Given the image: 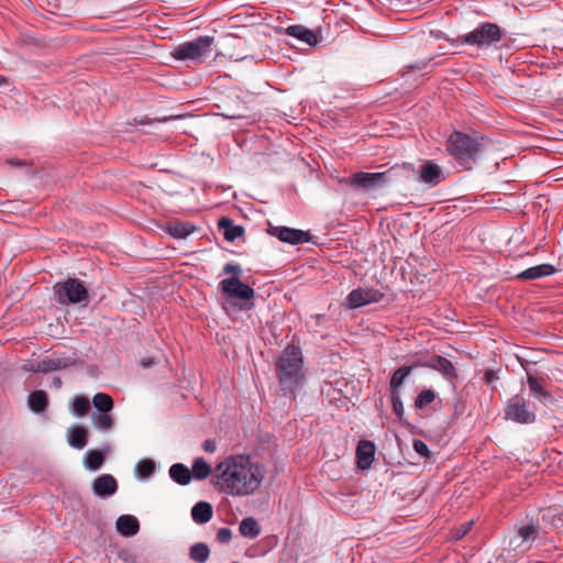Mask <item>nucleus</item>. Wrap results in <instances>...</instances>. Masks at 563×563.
Segmentation results:
<instances>
[{"mask_svg": "<svg viewBox=\"0 0 563 563\" xmlns=\"http://www.w3.org/2000/svg\"><path fill=\"white\" fill-rule=\"evenodd\" d=\"M286 34L309 45H316L318 42L316 33L303 25H290L286 29Z\"/></svg>", "mask_w": 563, "mask_h": 563, "instance_id": "nucleus-18", "label": "nucleus"}, {"mask_svg": "<svg viewBox=\"0 0 563 563\" xmlns=\"http://www.w3.org/2000/svg\"><path fill=\"white\" fill-rule=\"evenodd\" d=\"M239 530L243 537H246L250 539H255L261 533V529L258 527L257 521L252 517L243 519L240 522Z\"/></svg>", "mask_w": 563, "mask_h": 563, "instance_id": "nucleus-27", "label": "nucleus"}, {"mask_svg": "<svg viewBox=\"0 0 563 563\" xmlns=\"http://www.w3.org/2000/svg\"><path fill=\"white\" fill-rule=\"evenodd\" d=\"M556 272L555 267L551 264H540L533 267H529L519 274L517 278L523 280H533L553 275Z\"/></svg>", "mask_w": 563, "mask_h": 563, "instance_id": "nucleus-17", "label": "nucleus"}, {"mask_svg": "<svg viewBox=\"0 0 563 563\" xmlns=\"http://www.w3.org/2000/svg\"><path fill=\"white\" fill-rule=\"evenodd\" d=\"M273 234L276 235L282 242L292 245L302 244L310 241V233L298 229L288 227H277L273 229Z\"/></svg>", "mask_w": 563, "mask_h": 563, "instance_id": "nucleus-11", "label": "nucleus"}, {"mask_svg": "<svg viewBox=\"0 0 563 563\" xmlns=\"http://www.w3.org/2000/svg\"><path fill=\"white\" fill-rule=\"evenodd\" d=\"M384 174H387V184L394 180H400V179H416L417 178V169L413 164L411 163H404V164H397L391 166L386 172H383Z\"/></svg>", "mask_w": 563, "mask_h": 563, "instance_id": "nucleus-13", "label": "nucleus"}, {"mask_svg": "<svg viewBox=\"0 0 563 563\" xmlns=\"http://www.w3.org/2000/svg\"><path fill=\"white\" fill-rule=\"evenodd\" d=\"M169 476L179 485H188L191 481L190 470L181 463H176L170 466Z\"/></svg>", "mask_w": 563, "mask_h": 563, "instance_id": "nucleus-24", "label": "nucleus"}, {"mask_svg": "<svg viewBox=\"0 0 563 563\" xmlns=\"http://www.w3.org/2000/svg\"><path fill=\"white\" fill-rule=\"evenodd\" d=\"M418 179L430 186H435L444 179L442 168L435 163L428 161L417 170Z\"/></svg>", "mask_w": 563, "mask_h": 563, "instance_id": "nucleus-12", "label": "nucleus"}, {"mask_svg": "<svg viewBox=\"0 0 563 563\" xmlns=\"http://www.w3.org/2000/svg\"><path fill=\"white\" fill-rule=\"evenodd\" d=\"M411 366H400L396 369L390 377V391H398L400 386L404 384L405 378L411 373Z\"/></svg>", "mask_w": 563, "mask_h": 563, "instance_id": "nucleus-30", "label": "nucleus"}, {"mask_svg": "<svg viewBox=\"0 0 563 563\" xmlns=\"http://www.w3.org/2000/svg\"><path fill=\"white\" fill-rule=\"evenodd\" d=\"M488 143V140L478 132H460V169H474L484 157Z\"/></svg>", "mask_w": 563, "mask_h": 563, "instance_id": "nucleus-3", "label": "nucleus"}, {"mask_svg": "<svg viewBox=\"0 0 563 563\" xmlns=\"http://www.w3.org/2000/svg\"><path fill=\"white\" fill-rule=\"evenodd\" d=\"M214 42L212 36H199L194 41L177 45L172 55L178 60H194L201 63L211 53Z\"/></svg>", "mask_w": 563, "mask_h": 563, "instance_id": "nucleus-4", "label": "nucleus"}, {"mask_svg": "<svg viewBox=\"0 0 563 563\" xmlns=\"http://www.w3.org/2000/svg\"><path fill=\"white\" fill-rule=\"evenodd\" d=\"M118 531L125 537H132L139 532V520L131 515H122L117 520Z\"/></svg>", "mask_w": 563, "mask_h": 563, "instance_id": "nucleus-19", "label": "nucleus"}, {"mask_svg": "<svg viewBox=\"0 0 563 563\" xmlns=\"http://www.w3.org/2000/svg\"><path fill=\"white\" fill-rule=\"evenodd\" d=\"M57 302L62 305L80 303L88 301L89 295L84 283L78 278H68L64 283L54 286Z\"/></svg>", "mask_w": 563, "mask_h": 563, "instance_id": "nucleus-5", "label": "nucleus"}, {"mask_svg": "<svg viewBox=\"0 0 563 563\" xmlns=\"http://www.w3.org/2000/svg\"><path fill=\"white\" fill-rule=\"evenodd\" d=\"M265 468L243 455L229 456L216 466L213 486L230 496H249L261 487Z\"/></svg>", "mask_w": 563, "mask_h": 563, "instance_id": "nucleus-1", "label": "nucleus"}, {"mask_svg": "<svg viewBox=\"0 0 563 563\" xmlns=\"http://www.w3.org/2000/svg\"><path fill=\"white\" fill-rule=\"evenodd\" d=\"M218 224L227 241L232 242L244 233V229L241 225H235L229 218H221Z\"/></svg>", "mask_w": 563, "mask_h": 563, "instance_id": "nucleus-22", "label": "nucleus"}, {"mask_svg": "<svg viewBox=\"0 0 563 563\" xmlns=\"http://www.w3.org/2000/svg\"><path fill=\"white\" fill-rule=\"evenodd\" d=\"M384 297L385 295L378 289L358 287L347 295L346 305L350 309H357L369 303L379 302Z\"/></svg>", "mask_w": 563, "mask_h": 563, "instance_id": "nucleus-9", "label": "nucleus"}, {"mask_svg": "<svg viewBox=\"0 0 563 563\" xmlns=\"http://www.w3.org/2000/svg\"><path fill=\"white\" fill-rule=\"evenodd\" d=\"M202 448L208 453H213L217 450V443L214 440H206Z\"/></svg>", "mask_w": 563, "mask_h": 563, "instance_id": "nucleus-45", "label": "nucleus"}, {"mask_svg": "<svg viewBox=\"0 0 563 563\" xmlns=\"http://www.w3.org/2000/svg\"><path fill=\"white\" fill-rule=\"evenodd\" d=\"M390 399L394 413L401 419L405 410L399 391H390Z\"/></svg>", "mask_w": 563, "mask_h": 563, "instance_id": "nucleus-38", "label": "nucleus"}, {"mask_svg": "<svg viewBox=\"0 0 563 563\" xmlns=\"http://www.w3.org/2000/svg\"><path fill=\"white\" fill-rule=\"evenodd\" d=\"M457 139V132H453L451 135H450V139H449V146H448V150L450 151V153L452 155H457V144H456V141L454 139Z\"/></svg>", "mask_w": 563, "mask_h": 563, "instance_id": "nucleus-44", "label": "nucleus"}, {"mask_svg": "<svg viewBox=\"0 0 563 563\" xmlns=\"http://www.w3.org/2000/svg\"><path fill=\"white\" fill-rule=\"evenodd\" d=\"M505 419L520 424H531L536 421V413L529 409L527 400L520 396H512L505 407Z\"/></svg>", "mask_w": 563, "mask_h": 563, "instance_id": "nucleus-7", "label": "nucleus"}, {"mask_svg": "<svg viewBox=\"0 0 563 563\" xmlns=\"http://www.w3.org/2000/svg\"><path fill=\"white\" fill-rule=\"evenodd\" d=\"M166 230L173 238L185 239L194 232L195 227L188 222H174Z\"/></svg>", "mask_w": 563, "mask_h": 563, "instance_id": "nucleus-26", "label": "nucleus"}, {"mask_svg": "<svg viewBox=\"0 0 563 563\" xmlns=\"http://www.w3.org/2000/svg\"><path fill=\"white\" fill-rule=\"evenodd\" d=\"M4 82H7V79L4 77L0 76V85H2Z\"/></svg>", "mask_w": 563, "mask_h": 563, "instance_id": "nucleus-50", "label": "nucleus"}, {"mask_svg": "<svg viewBox=\"0 0 563 563\" xmlns=\"http://www.w3.org/2000/svg\"><path fill=\"white\" fill-rule=\"evenodd\" d=\"M74 362L70 358H44L36 364L35 371L48 373L70 366Z\"/></svg>", "mask_w": 563, "mask_h": 563, "instance_id": "nucleus-20", "label": "nucleus"}, {"mask_svg": "<svg viewBox=\"0 0 563 563\" xmlns=\"http://www.w3.org/2000/svg\"><path fill=\"white\" fill-rule=\"evenodd\" d=\"M93 493L100 497H108L118 490V483L110 474H103L97 477L92 485Z\"/></svg>", "mask_w": 563, "mask_h": 563, "instance_id": "nucleus-15", "label": "nucleus"}, {"mask_svg": "<svg viewBox=\"0 0 563 563\" xmlns=\"http://www.w3.org/2000/svg\"><path fill=\"white\" fill-rule=\"evenodd\" d=\"M519 536L528 541V540H534L537 534V529L533 525L523 526L518 531Z\"/></svg>", "mask_w": 563, "mask_h": 563, "instance_id": "nucleus-39", "label": "nucleus"}, {"mask_svg": "<svg viewBox=\"0 0 563 563\" xmlns=\"http://www.w3.org/2000/svg\"><path fill=\"white\" fill-rule=\"evenodd\" d=\"M212 514V506L207 501H199L191 509L192 520L197 523L210 521Z\"/></svg>", "mask_w": 563, "mask_h": 563, "instance_id": "nucleus-23", "label": "nucleus"}, {"mask_svg": "<svg viewBox=\"0 0 563 563\" xmlns=\"http://www.w3.org/2000/svg\"><path fill=\"white\" fill-rule=\"evenodd\" d=\"M92 421L95 427L103 432L111 430L113 427V419L109 412L93 413Z\"/></svg>", "mask_w": 563, "mask_h": 563, "instance_id": "nucleus-33", "label": "nucleus"}, {"mask_svg": "<svg viewBox=\"0 0 563 563\" xmlns=\"http://www.w3.org/2000/svg\"><path fill=\"white\" fill-rule=\"evenodd\" d=\"M232 539V531L229 528H220L217 533V540L221 543H229Z\"/></svg>", "mask_w": 563, "mask_h": 563, "instance_id": "nucleus-42", "label": "nucleus"}, {"mask_svg": "<svg viewBox=\"0 0 563 563\" xmlns=\"http://www.w3.org/2000/svg\"><path fill=\"white\" fill-rule=\"evenodd\" d=\"M67 439L70 446L81 450L87 444V430L81 426H75L68 429Z\"/></svg>", "mask_w": 563, "mask_h": 563, "instance_id": "nucleus-21", "label": "nucleus"}, {"mask_svg": "<svg viewBox=\"0 0 563 563\" xmlns=\"http://www.w3.org/2000/svg\"><path fill=\"white\" fill-rule=\"evenodd\" d=\"M224 274L232 275L231 277L240 278L242 274V267L239 264L227 263L223 267Z\"/></svg>", "mask_w": 563, "mask_h": 563, "instance_id": "nucleus-40", "label": "nucleus"}, {"mask_svg": "<svg viewBox=\"0 0 563 563\" xmlns=\"http://www.w3.org/2000/svg\"><path fill=\"white\" fill-rule=\"evenodd\" d=\"M55 384H56V386H57V387H60V386H62V380H60V378H58V377H57V378H55Z\"/></svg>", "mask_w": 563, "mask_h": 563, "instance_id": "nucleus-49", "label": "nucleus"}, {"mask_svg": "<svg viewBox=\"0 0 563 563\" xmlns=\"http://www.w3.org/2000/svg\"><path fill=\"white\" fill-rule=\"evenodd\" d=\"M135 471L143 478L150 477L155 471V463L150 459L141 460L137 462Z\"/></svg>", "mask_w": 563, "mask_h": 563, "instance_id": "nucleus-36", "label": "nucleus"}, {"mask_svg": "<svg viewBox=\"0 0 563 563\" xmlns=\"http://www.w3.org/2000/svg\"><path fill=\"white\" fill-rule=\"evenodd\" d=\"M302 354L299 347L288 345L276 362V374L285 395L295 397V393L302 384Z\"/></svg>", "mask_w": 563, "mask_h": 563, "instance_id": "nucleus-2", "label": "nucleus"}, {"mask_svg": "<svg viewBox=\"0 0 563 563\" xmlns=\"http://www.w3.org/2000/svg\"><path fill=\"white\" fill-rule=\"evenodd\" d=\"M473 526H474L473 518L467 519L466 521H464L463 523L460 525V540L472 530Z\"/></svg>", "mask_w": 563, "mask_h": 563, "instance_id": "nucleus-43", "label": "nucleus"}, {"mask_svg": "<svg viewBox=\"0 0 563 563\" xmlns=\"http://www.w3.org/2000/svg\"><path fill=\"white\" fill-rule=\"evenodd\" d=\"M431 366L433 368L442 372L443 374H446L450 376L454 375L455 368H454L453 364L449 360H446L442 356H437L435 358H433L431 361Z\"/></svg>", "mask_w": 563, "mask_h": 563, "instance_id": "nucleus-34", "label": "nucleus"}, {"mask_svg": "<svg viewBox=\"0 0 563 563\" xmlns=\"http://www.w3.org/2000/svg\"><path fill=\"white\" fill-rule=\"evenodd\" d=\"M74 412L79 416H86L90 410V401L86 396H77L73 402Z\"/></svg>", "mask_w": 563, "mask_h": 563, "instance_id": "nucleus-35", "label": "nucleus"}, {"mask_svg": "<svg viewBox=\"0 0 563 563\" xmlns=\"http://www.w3.org/2000/svg\"><path fill=\"white\" fill-rule=\"evenodd\" d=\"M220 288L231 298L250 300L254 297V289L236 277L224 278L220 283Z\"/></svg>", "mask_w": 563, "mask_h": 563, "instance_id": "nucleus-10", "label": "nucleus"}, {"mask_svg": "<svg viewBox=\"0 0 563 563\" xmlns=\"http://www.w3.org/2000/svg\"><path fill=\"white\" fill-rule=\"evenodd\" d=\"M500 38V27L495 23L485 22L465 35L463 43L483 47L497 43Z\"/></svg>", "mask_w": 563, "mask_h": 563, "instance_id": "nucleus-6", "label": "nucleus"}, {"mask_svg": "<svg viewBox=\"0 0 563 563\" xmlns=\"http://www.w3.org/2000/svg\"><path fill=\"white\" fill-rule=\"evenodd\" d=\"M430 60H431V57H429V58H427V59H424V60H420V62H418V63H416V64H413V65H409L408 67H409L410 69H413V70H415V69H417V70H421V69H424V68L427 67V65H428V63H429Z\"/></svg>", "mask_w": 563, "mask_h": 563, "instance_id": "nucleus-46", "label": "nucleus"}, {"mask_svg": "<svg viewBox=\"0 0 563 563\" xmlns=\"http://www.w3.org/2000/svg\"><path fill=\"white\" fill-rule=\"evenodd\" d=\"M435 399V394L431 389L422 390L415 400V407L417 409H423L426 406L433 402Z\"/></svg>", "mask_w": 563, "mask_h": 563, "instance_id": "nucleus-37", "label": "nucleus"}, {"mask_svg": "<svg viewBox=\"0 0 563 563\" xmlns=\"http://www.w3.org/2000/svg\"><path fill=\"white\" fill-rule=\"evenodd\" d=\"M527 372V383L530 389L531 395L537 398L541 402H545L551 400V394L544 388V379L536 377L528 369Z\"/></svg>", "mask_w": 563, "mask_h": 563, "instance_id": "nucleus-16", "label": "nucleus"}, {"mask_svg": "<svg viewBox=\"0 0 563 563\" xmlns=\"http://www.w3.org/2000/svg\"><path fill=\"white\" fill-rule=\"evenodd\" d=\"M29 406L34 412H42L47 407V395L43 390L32 391L29 396Z\"/></svg>", "mask_w": 563, "mask_h": 563, "instance_id": "nucleus-28", "label": "nucleus"}, {"mask_svg": "<svg viewBox=\"0 0 563 563\" xmlns=\"http://www.w3.org/2000/svg\"><path fill=\"white\" fill-rule=\"evenodd\" d=\"M104 463V455L98 450H89L85 454V466L88 470L97 471Z\"/></svg>", "mask_w": 563, "mask_h": 563, "instance_id": "nucleus-31", "label": "nucleus"}, {"mask_svg": "<svg viewBox=\"0 0 563 563\" xmlns=\"http://www.w3.org/2000/svg\"><path fill=\"white\" fill-rule=\"evenodd\" d=\"M375 445L372 441L362 440L356 448L357 467L367 470L374 462Z\"/></svg>", "mask_w": 563, "mask_h": 563, "instance_id": "nucleus-14", "label": "nucleus"}, {"mask_svg": "<svg viewBox=\"0 0 563 563\" xmlns=\"http://www.w3.org/2000/svg\"><path fill=\"white\" fill-rule=\"evenodd\" d=\"M228 118H236V114H225Z\"/></svg>", "mask_w": 563, "mask_h": 563, "instance_id": "nucleus-51", "label": "nucleus"}, {"mask_svg": "<svg viewBox=\"0 0 563 563\" xmlns=\"http://www.w3.org/2000/svg\"><path fill=\"white\" fill-rule=\"evenodd\" d=\"M229 57H230L231 59L236 60V62H241V60L246 59V57H247V56H246V55H243V54H241V53H232V54H230V56H229Z\"/></svg>", "mask_w": 563, "mask_h": 563, "instance_id": "nucleus-48", "label": "nucleus"}, {"mask_svg": "<svg viewBox=\"0 0 563 563\" xmlns=\"http://www.w3.org/2000/svg\"><path fill=\"white\" fill-rule=\"evenodd\" d=\"M92 404L100 412H110L113 409L112 398L103 393H98L92 398Z\"/></svg>", "mask_w": 563, "mask_h": 563, "instance_id": "nucleus-32", "label": "nucleus"}, {"mask_svg": "<svg viewBox=\"0 0 563 563\" xmlns=\"http://www.w3.org/2000/svg\"><path fill=\"white\" fill-rule=\"evenodd\" d=\"M190 473L191 478L202 481L211 475L212 468L202 457H197L192 463Z\"/></svg>", "mask_w": 563, "mask_h": 563, "instance_id": "nucleus-25", "label": "nucleus"}, {"mask_svg": "<svg viewBox=\"0 0 563 563\" xmlns=\"http://www.w3.org/2000/svg\"><path fill=\"white\" fill-rule=\"evenodd\" d=\"M413 449L419 455H421L423 457H428L430 454V450H429L428 445L421 440L413 441Z\"/></svg>", "mask_w": 563, "mask_h": 563, "instance_id": "nucleus-41", "label": "nucleus"}, {"mask_svg": "<svg viewBox=\"0 0 563 563\" xmlns=\"http://www.w3.org/2000/svg\"><path fill=\"white\" fill-rule=\"evenodd\" d=\"M346 184L355 190L373 192L387 185V174L357 172L346 179Z\"/></svg>", "mask_w": 563, "mask_h": 563, "instance_id": "nucleus-8", "label": "nucleus"}, {"mask_svg": "<svg viewBox=\"0 0 563 563\" xmlns=\"http://www.w3.org/2000/svg\"><path fill=\"white\" fill-rule=\"evenodd\" d=\"M210 555L209 547L206 543L198 542L191 545L189 550V556L192 561L198 563H205L208 561Z\"/></svg>", "mask_w": 563, "mask_h": 563, "instance_id": "nucleus-29", "label": "nucleus"}, {"mask_svg": "<svg viewBox=\"0 0 563 563\" xmlns=\"http://www.w3.org/2000/svg\"><path fill=\"white\" fill-rule=\"evenodd\" d=\"M498 377L493 371H487L484 375V379L490 384L492 382L496 380Z\"/></svg>", "mask_w": 563, "mask_h": 563, "instance_id": "nucleus-47", "label": "nucleus"}]
</instances>
